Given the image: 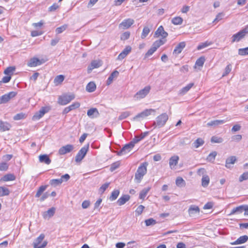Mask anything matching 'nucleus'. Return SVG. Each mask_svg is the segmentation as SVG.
<instances>
[{
    "instance_id": "obj_1",
    "label": "nucleus",
    "mask_w": 248,
    "mask_h": 248,
    "mask_svg": "<svg viewBox=\"0 0 248 248\" xmlns=\"http://www.w3.org/2000/svg\"><path fill=\"white\" fill-rule=\"evenodd\" d=\"M147 165V162H144L138 167L135 175V180L137 183H140L144 175L146 173Z\"/></svg>"
},
{
    "instance_id": "obj_2",
    "label": "nucleus",
    "mask_w": 248,
    "mask_h": 248,
    "mask_svg": "<svg viewBox=\"0 0 248 248\" xmlns=\"http://www.w3.org/2000/svg\"><path fill=\"white\" fill-rule=\"evenodd\" d=\"M168 119L169 116L166 113H162L158 116L156 118L155 121L154 122L153 124V126L155 127L154 128H161L164 126L168 120Z\"/></svg>"
},
{
    "instance_id": "obj_3",
    "label": "nucleus",
    "mask_w": 248,
    "mask_h": 248,
    "mask_svg": "<svg viewBox=\"0 0 248 248\" xmlns=\"http://www.w3.org/2000/svg\"><path fill=\"white\" fill-rule=\"evenodd\" d=\"M166 42V40L159 39L155 41L152 45L151 47L148 50L145 54V56L148 57L152 55L161 46Z\"/></svg>"
},
{
    "instance_id": "obj_4",
    "label": "nucleus",
    "mask_w": 248,
    "mask_h": 248,
    "mask_svg": "<svg viewBox=\"0 0 248 248\" xmlns=\"http://www.w3.org/2000/svg\"><path fill=\"white\" fill-rule=\"evenodd\" d=\"M151 87L149 85L145 86L143 89L139 91L135 95L134 98L136 100H140L145 98L149 93Z\"/></svg>"
},
{
    "instance_id": "obj_5",
    "label": "nucleus",
    "mask_w": 248,
    "mask_h": 248,
    "mask_svg": "<svg viewBox=\"0 0 248 248\" xmlns=\"http://www.w3.org/2000/svg\"><path fill=\"white\" fill-rule=\"evenodd\" d=\"M45 238L44 234H41L33 242V248H44L47 244V241H43Z\"/></svg>"
},
{
    "instance_id": "obj_6",
    "label": "nucleus",
    "mask_w": 248,
    "mask_h": 248,
    "mask_svg": "<svg viewBox=\"0 0 248 248\" xmlns=\"http://www.w3.org/2000/svg\"><path fill=\"white\" fill-rule=\"evenodd\" d=\"M75 98L74 94H64L59 96L58 102L60 105H66Z\"/></svg>"
},
{
    "instance_id": "obj_7",
    "label": "nucleus",
    "mask_w": 248,
    "mask_h": 248,
    "mask_svg": "<svg viewBox=\"0 0 248 248\" xmlns=\"http://www.w3.org/2000/svg\"><path fill=\"white\" fill-rule=\"evenodd\" d=\"M89 147V145L87 144L84 146L78 151L75 157V161L77 162H80L86 155Z\"/></svg>"
},
{
    "instance_id": "obj_8",
    "label": "nucleus",
    "mask_w": 248,
    "mask_h": 248,
    "mask_svg": "<svg viewBox=\"0 0 248 248\" xmlns=\"http://www.w3.org/2000/svg\"><path fill=\"white\" fill-rule=\"evenodd\" d=\"M70 175L68 174H65L62 176L60 179H52L50 181L49 184L53 186H56L60 185L63 181L66 182L70 179Z\"/></svg>"
},
{
    "instance_id": "obj_9",
    "label": "nucleus",
    "mask_w": 248,
    "mask_h": 248,
    "mask_svg": "<svg viewBox=\"0 0 248 248\" xmlns=\"http://www.w3.org/2000/svg\"><path fill=\"white\" fill-rule=\"evenodd\" d=\"M50 109L49 107H43L39 111L35 113L32 117V120L34 121L38 120L41 119L46 113L48 112Z\"/></svg>"
},
{
    "instance_id": "obj_10",
    "label": "nucleus",
    "mask_w": 248,
    "mask_h": 248,
    "mask_svg": "<svg viewBox=\"0 0 248 248\" xmlns=\"http://www.w3.org/2000/svg\"><path fill=\"white\" fill-rule=\"evenodd\" d=\"M17 93L15 92H11L0 97V104L8 102L11 99L16 96Z\"/></svg>"
},
{
    "instance_id": "obj_11",
    "label": "nucleus",
    "mask_w": 248,
    "mask_h": 248,
    "mask_svg": "<svg viewBox=\"0 0 248 248\" xmlns=\"http://www.w3.org/2000/svg\"><path fill=\"white\" fill-rule=\"evenodd\" d=\"M155 110L154 109H146L141 112L138 114L134 118V120H138L139 118L143 119L150 115H151L153 113H155Z\"/></svg>"
},
{
    "instance_id": "obj_12",
    "label": "nucleus",
    "mask_w": 248,
    "mask_h": 248,
    "mask_svg": "<svg viewBox=\"0 0 248 248\" xmlns=\"http://www.w3.org/2000/svg\"><path fill=\"white\" fill-rule=\"evenodd\" d=\"M168 33L164 31L163 26H160L155 31L154 37L155 38H158L161 36V39L166 40L165 38L168 36Z\"/></svg>"
},
{
    "instance_id": "obj_13",
    "label": "nucleus",
    "mask_w": 248,
    "mask_h": 248,
    "mask_svg": "<svg viewBox=\"0 0 248 248\" xmlns=\"http://www.w3.org/2000/svg\"><path fill=\"white\" fill-rule=\"evenodd\" d=\"M134 23V20L131 18L124 20L119 25L120 29H127L129 28Z\"/></svg>"
},
{
    "instance_id": "obj_14",
    "label": "nucleus",
    "mask_w": 248,
    "mask_h": 248,
    "mask_svg": "<svg viewBox=\"0 0 248 248\" xmlns=\"http://www.w3.org/2000/svg\"><path fill=\"white\" fill-rule=\"evenodd\" d=\"M74 149V146L72 144H67L62 146L59 150L58 153L60 155H64L71 152Z\"/></svg>"
},
{
    "instance_id": "obj_15",
    "label": "nucleus",
    "mask_w": 248,
    "mask_h": 248,
    "mask_svg": "<svg viewBox=\"0 0 248 248\" xmlns=\"http://www.w3.org/2000/svg\"><path fill=\"white\" fill-rule=\"evenodd\" d=\"M134 147L133 145L130 142L129 143L125 144L121 149L120 150L117 155H122L126 153H129Z\"/></svg>"
},
{
    "instance_id": "obj_16",
    "label": "nucleus",
    "mask_w": 248,
    "mask_h": 248,
    "mask_svg": "<svg viewBox=\"0 0 248 248\" xmlns=\"http://www.w3.org/2000/svg\"><path fill=\"white\" fill-rule=\"evenodd\" d=\"M45 62L43 60H40L36 57H33L30 59L28 62L27 65L28 66L32 67L40 65L43 63Z\"/></svg>"
},
{
    "instance_id": "obj_17",
    "label": "nucleus",
    "mask_w": 248,
    "mask_h": 248,
    "mask_svg": "<svg viewBox=\"0 0 248 248\" xmlns=\"http://www.w3.org/2000/svg\"><path fill=\"white\" fill-rule=\"evenodd\" d=\"M102 62L99 60H94L91 62L88 67V72L90 73L93 69L99 67L102 65Z\"/></svg>"
},
{
    "instance_id": "obj_18",
    "label": "nucleus",
    "mask_w": 248,
    "mask_h": 248,
    "mask_svg": "<svg viewBox=\"0 0 248 248\" xmlns=\"http://www.w3.org/2000/svg\"><path fill=\"white\" fill-rule=\"evenodd\" d=\"M179 157L178 155H173L169 159V166L171 170L175 169V167L177 165Z\"/></svg>"
},
{
    "instance_id": "obj_19",
    "label": "nucleus",
    "mask_w": 248,
    "mask_h": 248,
    "mask_svg": "<svg viewBox=\"0 0 248 248\" xmlns=\"http://www.w3.org/2000/svg\"><path fill=\"white\" fill-rule=\"evenodd\" d=\"M199 207L195 205H191L190 206L188 212L190 217H193L196 214H199L200 213Z\"/></svg>"
},
{
    "instance_id": "obj_20",
    "label": "nucleus",
    "mask_w": 248,
    "mask_h": 248,
    "mask_svg": "<svg viewBox=\"0 0 248 248\" xmlns=\"http://www.w3.org/2000/svg\"><path fill=\"white\" fill-rule=\"evenodd\" d=\"M148 134V132H145L143 133H142L139 136H136L134 138L130 141L131 143L134 146L135 144L142 139H143L146 136H147Z\"/></svg>"
},
{
    "instance_id": "obj_21",
    "label": "nucleus",
    "mask_w": 248,
    "mask_h": 248,
    "mask_svg": "<svg viewBox=\"0 0 248 248\" xmlns=\"http://www.w3.org/2000/svg\"><path fill=\"white\" fill-rule=\"evenodd\" d=\"M245 35L244 34L243 31L241 30L237 33L233 34L232 37V42L234 43L235 42H239L242 39Z\"/></svg>"
},
{
    "instance_id": "obj_22",
    "label": "nucleus",
    "mask_w": 248,
    "mask_h": 248,
    "mask_svg": "<svg viewBox=\"0 0 248 248\" xmlns=\"http://www.w3.org/2000/svg\"><path fill=\"white\" fill-rule=\"evenodd\" d=\"M11 124L7 122H4L1 120H0V131L4 132L6 131L9 130L11 128Z\"/></svg>"
},
{
    "instance_id": "obj_23",
    "label": "nucleus",
    "mask_w": 248,
    "mask_h": 248,
    "mask_svg": "<svg viewBox=\"0 0 248 248\" xmlns=\"http://www.w3.org/2000/svg\"><path fill=\"white\" fill-rule=\"evenodd\" d=\"M236 161V158L235 156H231L226 160L225 167L228 169L232 168V165H233Z\"/></svg>"
},
{
    "instance_id": "obj_24",
    "label": "nucleus",
    "mask_w": 248,
    "mask_h": 248,
    "mask_svg": "<svg viewBox=\"0 0 248 248\" xmlns=\"http://www.w3.org/2000/svg\"><path fill=\"white\" fill-rule=\"evenodd\" d=\"M185 46L186 43L185 42H180L176 46L173 50V53L176 55L180 54L185 47Z\"/></svg>"
},
{
    "instance_id": "obj_25",
    "label": "nucleus",
    "mask_w": 248,
    "mask_h": 248,
    "mask_svg": "<svg viewBox=\"0 0 248 248\" xmlns=\"http://www.w3.org/2000/svg\"><path fill=\"white\" fill-rule=\"evenodd\" d=\"M228 121H229V120H228L227 118L226 120H214V121H212L210 122H208L207 124V125L209 126H217V125H219L220 124H222Z\"/></svg>"
},
{
    "instance_id": "obj_26",
    "label": "nucleus",
    "mask_w": 248,
    "mask_h": 248,
    "mask_svg": "<svg viewBox=\"0 0 248 248\" xmlns=\"http://www.w3.org/2000/svg\"><path fill=\"white\" fill-rule=\"evenodd\" d=\"M248 240V236L244 235L239 237L236 240L231 243L232 245H240L246 243Z\"/></svg>"
},
{
    "instance_id": "obj_27",
    "label": "nucleus",
    "mask_w": 248,
    "mask_h": 248,
    "mask_svg": "<svg viewBox=\"0 0 248 248\" xmlns=\"http://www.w3.org/2000/svg\"><path fill=\"white\" fill-rule=\"evenodd\" d=\"M87 114L90 118L93 119L97 117L99 113L97 108H92L87 111Z\"/></svg>"
},
{
    "instance_id": "obj_28",
    "label": "nucleus",
    "mask_w": 248,
    "mask_h": 248,
    "mask_svg": "<svg viewBox=\"0 0 248 248\" xmlns=\"http://www.w3.org/2000/svg\"><path fill=\"white\" fill-rule=\"evenodd\" d=\"M194 83H190L188 84L187 85H186L185 87L182 88L179 91V95H184L187 92H188L190 89L193 86Z\"/></svg>"
},
{
    "instance_id": "obj_29",
    "label": "nucleus",
    "mask_w": 248,
    "mask_h": 248,
    "mask_svg": "<svg viewBox=\"0 0 248 248\" xmlns=\"http://www.w3.org/2000/svg\"><path fill=\"white\" fill-rule=\"evenodd\" d=\"M129 199V195H124L117 200V202L119 206H121L124 204Z\"/></svg>"
},
{
    "instance_id": "obj_30",
    "label": "nucleus",
    "mask_w": 248,
    "mask_h": 248,
    "mask_svg": "<svg viewBox=\"0 0 248 248\" xmlns=\"http://www.w3.org/2000/svg\"><path fill=\"white\" fill-rule=\"evenodd\" d=\"M55 212V208L51 207L49 208L47 211L43 213V217L44 218H49L54 215Z\"/></svg>"
},
{
    "instance_id": "obj_31",
    "label": "nucleus",
    "mask_w": 248,
    "mask_h": 248,
    "mask_svg": "<svg viewBox=\"0 0 248 248\" xmlns=\"http://www.w3.org/2000/svg\"><path fill=\"white\" fill-rule=\"evenodd\" d=\"M39 160L41 163H44L49 165L51 163V160L47 155H42L39 156Z\"/></svg>"
},
{
    "instance_id": "obj_32",
    "label": "nucleus",
    "mask_w": 248,
    "mask_h": 248,
    "mask_svg": "<svg viewBox=\"0 0 248 248\" xmlns=\"http://www.w3.org/2000/svg\"><path fill=\"white\" fill-rule=\"evenodd\" d=\"M119 75V72L118 71L115 70L109 76L107 80V85H110L112 81H113L114 79L118 77Z\"/></svg>"
},
{
    "instance_id": "obj_33",
    "label": "nucleus",
    "mask_w": 248,
    "mask_h": 248,
    "mask_svg": "<svg viewBox=\"0 0 248 248\" xmlns=\"http://www.w3.org/2000/svg\"><path fill=\"white\" fill-rule=\"evenodd\" d=\"M244 208L245 205H241L234 208L232 210L230 215L242 213L244 211Z\"/></svg>"
},
{
    "instance_id": "obj_34",
    "label": "nucleus",
    "mask_w": 248,
    "mask_h": 248,
    "mask_svg": "<svg viewBox=\"0 0 248 248\" xmlns=\"http://www.w3.org/2000/svg\"><path fill=\"white\" fill-rule=\"evenodd\" d=\"M96 86L93 82H90L86 87V91L89 93H92L96 89Z\"/></svg>"
},
{
    "instance_id": "obj_35",
    "label": "nucleus",
    "mask_w": 248,
    "mask_h": 248,
    "mask_svg": "<svg viewBox=\"0 0 248 248\" xmlns=\"http://www.w3.org/2000/svg\"><path fill=\"white\" fill-rule=\"evenodd\" d=\"M210 182L209 177L207 175H203L202 179V185L203 187H207Z\"/></svg>"
},
{
    "instance_id": "obj_36",
    "label": "nucleus",
    "mask_w": 248,
    "mask_h": 248,
    "mask_svg": "<svg viewBox=\"0 0 248 248\" xmlns=\"http://www.w3.org/2000/svg\"><path fill=\"white\" fill-rule=\"evenodd\" d=\"M151 188L150 187L144 188L143 189L140 193L139 198L140 199L144 200L146 196L147 193L150 191Z\"/></svg>"
},
{
    "instance_id": "obj_37",
    "label": "nucleus",
    "mask_w": 248,
    "mask_h": 248,
    "mask_svg": "<svg viewBox=\"0 0 248 248\" xmlns=\"http://www.w3.org/2000/svg\"><path fill=\"white\" fill-rule=\"evenodd\" d=\"M204 143V141L202 138H198L192 144L195 148H198Z\"/></svg>"
},
{
    "instance_id": "obj_38",
    "label": "nucleus",
    "mask_w": 248,
    "mask_h": 248,
    "mask_svg": "<svg viewBox=\"0 0 248 248\" xmlns=\"http://www.w3.org/2000/svg\"><path fill=\"white\" fill-rule=\"evenodd\" d=\"M16 177L13 174H7L5 175L2 178L1 180L4 182L15 180Z\"/></svg>"
},
{
    "instance_id": "obj_39",
    "label": "nucleus",
    "mask_w": 248,
    "mask_h": 248,
    "mask_svg": "<svg viewBox=\"0 0 248 248\" xmlns=\"http://www.w3.org/2000/svg\"><path fill=\"white\" fill-rule=\"evenodd\" d=\"M47 187V186L44 185L40 186L35 194L36 198H39L40 197L41 194L46 190Z\"/></svg>"
},
{
    "instance_id": "obj_40",
    "label": "nucleus",
    "mask_w": 248,
    "mask_h": 248,
    "mask_svg": "<svg viewBox=\"0 0 248 248\" xmlns=\"http://www.w3.org/2000/svg\"><path fill=\"white\" fill-rule=\"evenodd\" d=\"M176 185L178 187L185 186L186 185V182L185 180L181 177H178L176 179Z\"/></svg>"
},
{
    "instance_id": "obj_41",
    "label": "nucleus",
    "mask_w": 248,
    "mask_h": 248,
    "mask_svg": "<svg viewBox=\"0 0 248 248\" xmlns=\"http://www.w3.org/2000/svg\"><path fill=\"white\" fill-rule=\"evenodd\" d=\"M64 77L63 75H60L55 77L54 79V82L55 85H58L62 83L64 80Z\"/></svg>"
},
{
    "instance_id": "obj_42",
    "label": "nucleus",
    "mask_w": 248,
    "mask_h": 248,
    "mask_svg": "<svg viewBox=\"0 0 248 248\" xmlns=\"http://www.w3.org/2000/svg\"><path fill=\"white\" fill-rule=\"evenodd\" d=\"M120 191L119 190L116 189L113 190L111 193V195L109 197V200L111 201H113L115 200L118 197Z\"/></svg>"
},
{
    "instance_id": "obj_43",
    "label": "nucleus",
    "mask_w": 248,
    "mask_h": 248,
    "mask_svg": "<svg viewBox=\"0 0 248 248\" xmlns=\"http://www.w3.org/2000/svg\"><path fill=\"white\" fill-rule=\"evenodd\" d=\"M217 155V153L216 151L212 152L207 157L206 160L208 162H213L215 159V158Z\"/></svg>"
},
{
    "instance_id": "obj_44",
    "label": "nucleus",
    "mask_w": 248,
    "mask_h": 248,
    "mask_svg": "<svg viewBox=\"0 0 248 248\" xmlns=\"http://www.w3.org/2000/svg\"><path fill=\"white\" fill-rule=\"evenodd\" d=\"M171 22L174 25H181L183 22V19L180 16H176L171 19Z\"/></svg>"
},
{
    "instance_id": "obj_45",
    "label": "nucleus",
    "mask_w": 248,
    "mask_h": 248,
    "mask_svg": "<svg viewBox=\"0 0 248 248\" xmlns=\"http://www.w3.org/2000/svg\"><path fill=\"white\" fill-rule=\"evenodd\" d=\"M211 141L212 143H220L223 141V139L221 137L214 136L211 138Z\"/></svg>"
},
{
    "instance_id": "obj_46",
    "label": "nucleus",
    "mask_w": 248,
    "mask_h": 248,
    "mask_svg": "<svg viewBox=\"0 0 248 248\" xmlns=\"http://www.w3.org/2000/svg\"><path fill=\"white\" fill-rule=\"evenodd\" d=\"M9 194L8 189L4 186H0V196L8 195Z\"/></svg>"
},
{
    "instance_id": "obj_47",
    "label": "nucleus",
    "mask_w": 248,
    "mask_h": 248,
    "mask_svg": "<svg viewBox=\"0 0 248 248\" xmlns=\"http://www.w3.org/2000/svg\"><path fill=\"white\" fill-rule=\"evenodd\" d=\"M150 31V29L148 27H144L143 29L141 35V38L144 39L148 35Z\"/></svg>"
},
{
    "instance_id": "obj_48",
    "label": "nucleus",
    "mask_w": 248,
    "mask_h": 248,
    "mask_svg": "<svg viewBox=\"0 0 248 248\" xmlns=\"http://www.w3.org/2000/svg\"><path fill=\"white\" fill-rule=\"evenodd\" d=\"M27 115L22 112L16 114L13 118L14 120L18 121L22 119H24L26 117Z\"/></svg>"
},
{
    "instance_id": "obj_49",
    "label": "nucleus",
    "mask_w": 248,
    "mask_h": 248,
    "mask_svg": "<svg viewBox=\"0 0 248 248\" xmlns=\"http://www.w3.org/2000/svg\"><path fill=\"white\" fill-rule=\"evenodd\" d=\"M238 53L241 56L248 55V46L245 48H239L238 50Z\"/></svg>"
},
{
    "instance_id": "obj_50",
    "label": "nucleus",
    "mask_w": 248,
    "mask_h": 248,
    "mask_svg": "<svg viewBox=\"0 0 248 248\" xmlns=\"http://www.w3.org/2000/svg\"><path fill=\"white\" fill-rule=\"evenodd\" d=\"M212 44V42H208V41H206L204 43H202L201 44H200L198 46H197V49L198 50H201L202 48H204L210 45H211Z\"/></svg>"
},
{
    "instance_id": "obj_51",
    "label": "nucleus",
    "mask_w": 248,
    "mask_h": 248,
    "mask_svg": "<svg viewBox=\"0 0 248 248\" xmlns=\"http://www.w3.org/2000/svg\"><path fill=\"white\" fill-rule=\"evenodd\" d=\"M16 70V68L14 66H10L7 67L4 72L5 75H10L12 74Z\"/></svg>"
},
{
    "instance_id": "obj_52",
    "label": "nucleus",
    "mask_w": 248,
    "mask_h": 248,
    "mask_svg": "<svg viewBox=\"0 0 248 248\" xmlns=\"http://www.w3.org/2000/svg\"><path fill=\"white\" fill-rule=\"evenodd\" d=\"M130 115V112L129 111H124L121 113L120 115L119 116L118 119L119 120H124L127 117H128Z\"/></svg>"
},
{
    "instance_id": "obj_53",
    "label": "nucleus",
    "mask_w": 248,
    "mask_h": 248,
    "mask_svg": "<svg viewBox=\"0 0 248 248\" xmlns=\"http://www.w3.org/2000/svg\"><path fill=\"white\" fill-rule=\"evenodd\" d=\"M205 62V59L204 57H200V58L198 59L197 60L196 62L195 65H197L198 66L202 67L204 64V62Z\"/></svg>"
},
{
    "instance_id": "obj_54",
    "label": "nucleus",
    "mask_w": 248,
    "mask_h": 248,
    "mask_svg": "<svg viewBox=\"0 0 248 248\" xmlns=\"http://www.w3.org/2000/svg\"><path fill=\"white\" fill-rule=\"evenodd\" d=\"M68 26L66 24H64L60 27L57 28L56 29V32L57 34H60L64 31L67 28Z\"/></svg>"
},
{
    "instance_id": "obj_55",
    "label": "nucleus",
    "mask_w": 248,
    "mask_h": 248,
    "mask_svg": "<svg viewBox=\"0 0 248 248\" xmlns=\"http://www.w3.org/2000/svg\"><path fill=\"white\" fill-rule=\"evenodd\" d=\"M145 224L147 226H149L152 225H155L156 224V220L154 219L151 218L145 220Z\"/></svg>"
},
{
    "instance_id": "obj_56",
    "label": "nucleus",
    "mask_w": 248,
    "mask_h": 248,
    "mask_svg": "<svg viewBox=\"0 0 248 248\" xmlns=\"http://www.w3.org/2000/svg\"><path fill=\"white\" fill-rule=\"evenodd\" d=\"M248 179V172H245L242 175H241L239 178V181L240 182H242L244 180Z\"/></svg>"
},
{
    "instance_id": "obj_57",
    "label": "nucleus",
    "mask_w": 248,
    "mask_h": 248,
    "mask_svg": "<svg viewBox=\"0 0 248 248\" xmlns=\"http://www.w3.org/2000/svg\"><path fill=\"white\" fill-rule=\"evenodd\" d=\"M144 209V206L142 205H139L135 211V213L136 216L140 215L143 212V209Z\"/></svg>"
},
{
    "instance_id": "obj_58",
    "label": "nucleus",
    "mask_w": 248,
    "mask_h": 248,
    "mask_svg": "<svg viewBox=\"0 0 248 248\" xmlns=\"http://www.w3.org/2000/svg\"><path fill=\"white\" fill-rule=\"evenodd\" d=\"M130 33L129 31H125L124 32L121 36L122 40H126L129 38Z\"/></svg>"
},
{
    "instance_id": "obj_59",
    "label": "nucleus",
    "mask_w": 248,
    "mask_h": 248,
    "mask_svg": "<svg viewBox=\"0 0 248 248\" xmlns=\"http://www.w3.org/2000/svg\"><path fill=\"white\" fill-rule=\"evenodd\" d=\"M120 163L119 161L112 163L110 166V170L111 171H114L120 166Z\"/></svg>"
},
{
    "instance_id": "obj_60",
    "label": "nucleus",
    "mask_w": 248,
    "mask_h": 248,
    "mask_svg": "<svg viewBox=\"0 0 248 248\" xmlns=\"http://www.w3.org/2000/svg\"><path fill=\"white\" fill-rule=\"evenodd\" d=\"M109 185V183H107L103 184L99 188V192L102 194L104 192V191L106 190V189L108 187Z\"/></svg>"
},
{
    "instance_id": "obj_61",
    "label": "nucleus",
    "mask_w": 248,
    "mask_h": 248,
    "mask_svg": "<svg viewBox=\"0 0 248 248\" xmlns=\"http://www.w3.org/2000/svg\"><path fill=\"white\" fill-rule=\"evenodd\" d=\"M8 165L5 162H2L0 163V170L6 171L8 169Z\"/></svg>"
},
{
    "instance_id": "obj_62",
    "label": "nucleus",
    "mask_w": 248,
    "mask_h": 248,
    "mask_svg": "<svg viewBox=\"0 0 248 248\" xmlns=\"http://www.w3.org/2000/svg\"><path fill=\"white\" fill-rule=\"evenodd\" d=\"M231 70H232L231 65L230 64L227 65L225 68V72L223 73L222 76L225 77V76H227L229 73H230V72L231 71Z\"/></svg>"
},
{
    "instance_id": "obj_63",
    "label": "nucleus",
    "mask_w": 248,
    "mask_h": 248,
    "mask_svg": "<svg viewBox=\"0 0 248 248\" xmlns=\"http://www.w3.org/2000/svg\"><path fill=\"white\" fill-rule=\"evenodd\" d=\"M80 103L78 102L73 103L71 105L69 106L71 110H74L76 108H78L80 107Z\"/></svg>"
},
{
    "instance_id": "obj_64",
    "label": "nucleus",
    "mask_w": 248,
    "mask_h": 248,
    "mask_svg": "<svg viewBox=\"0 0 248 248\" xmlns=\"http://www.w3.org/2000/svg\"><path fill=\"white\" fill-rule=\"evenodd\" d=\"M224 15L223 13H218L216 17L214 19L213 22H218V21H220V20H221L222 19L223 17L224 16Z\"/></svg>"
}]
</instances>
